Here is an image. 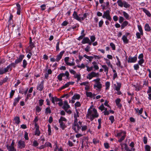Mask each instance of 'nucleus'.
<instances>
[{"label":"nucleus","instance_id":"obj_23","mask_svg":"<svg viewBox=\"0 0 151 151\" xmlns=\"http://www.w3.org/2000/svg\"><path fill=\"white\" fill-rule=\"evenodd\" d=\"M142 11L145 13V14L149 17L151 16V14L150 12L146 9L143 8H142Z\"/></svg>","mask_w":151,"mask_h":151},{"label":"nucleus","instance_id":"obj_9","mask_svg":"<svg viewBox=\"0 0 151 151\" xmlns=\"http://www.w3.org/2000/svg\"><path fill=\"white\" fill-rule=\"evenodd\" d=\"M69 58L68 57H66L64 58V61L65 64L68 66H72L75 65V63L74 61V59L73 58V61L71 62H69Z\"/></svg>","mask_w":151,"mask_h":151},{"label":"nucleus","instance_id":"obj_12","mask_svg":"<svg viewBox=\"0 0 151 151\" xmlns=\"http://www.w3.org/2000/svg\"><path fill=\"white\" fill-rule=\"evenodd\" d=\"M137 60V58L136 55L132 57L130 56L128 58V62L129 63H133L135 62Z\"/></svg>","mask_w":151,"mask_h":151},{"label":"nucleus","instance_id":"obj_42","mask_svg":"<svg viewBox=\"0 0 151 151\" xmlns=\"http://www.w3.org/2000/svg\"><path fill=\"white\" fill-rule=\"evenodd\" d=\"M86 95L87 97H89L91 98H92V93L91 92H86Z\"/></svg>","mask_w":151,"mask_h":151},{"label":"nucleus","instance_id":"obj_36","mask_svg":"<svg viewBox=\"0 0 151 151\" xmlns=\"http://www.w3.org/2000/svg\"><path fill=\"white\" fill-rule=\"evenodd\" d=\"M80 98L79 94H75L72 97V99L73 100L78 99Z\"/></svg>","mask_w":151,"mask_h":151},{"label":"nucleus","instance_id":"obj_61","mask_svg":"<svg viewBox=\"0 0 151 151\" xmlns=\"http://www.w3.org/2000/svg\"><path fill=\"white\" fill-rule=\"evenodd\" d=\"M69 86L68 82L66 83L64 85L61 87V89H62L68 87Z\"/></svg>","mask_w":151,"mask_h":151},{"label":"nucleus","instance_id":"obj_56","mask_svg":"<svg viewBox=\"0 0 151 151\" xmlns=\"http://www.w3.org/2000/svg\"><path fill=\"white\" fill-rule=\"evenodd\" d=\"M60 44V42L59 41L56 44V51H59L60 50V48L59 47Z\"/></svg>","mask_w":151,"mask_h":151},{"label":"nucleus","instance_id":"obj_59","mask_svg":"<svg viewBox=\"0 0 151 151\" xmlns=\"http://www.w3.org/2000/svg\"><path fill=\"white\" fill-rule=\"evenodd\" d=\"M144 62V60L143 59H142L139 60L138 61V64L140 65L141 66H142V64Z\"/></svg>","mask_w":151,"mask_h":151},{"label":"nucleus","instance_id":"obj_37","mask_svg":"<svg viewBox=\"0 0 151 151\" xmlns=\"http://www.w3.org/2000/svg\"><path fill=\"white\" fill-rule=\"evenodd\" d=\"M64 73H62L60 74L57 77L58 79L60 81L62 80V77L64 76Z\"/></svg>","mask_w":151,"mask_h":151},{"label":"nucleus","instance_id":"obj_1","mask_svg":"<svg viewBox=\"0 0 151 151\" xmlns=\"http://www.w3.org/2000/svg\"><path fill=\"white\" fill-rule=\"evenodd\" d=\"M99 116V114L97 110L95 108L90 107L88 110L86 117L89 119L91 121H92L95 118Z\"/></svg>","mask_w":151,"mask_h":151},{"label":"nucleus","instance_id":"obj_41","mask_svg":"<svg viewBox=\"0 0 151 151\" xmlns=\"http://www.w3.org/2000/svg\"><path fill=\"white\" fill-rule=\"evenodd\" d=\"M35 109L36 111V113H39L41 111L42 108L39 106H37L35 107Z\"/></svg>","mask_w":151,"mask_h":151},{"label":"nucleus","instance_id":"obj_25","mask_svg":"<svg viewBox=\"0 0 151 151\" xmlns=\"http://www.w3.org/2000/svg\"><path fill=\"white\" fill-rule=\"evenodd\" d=\"M124 17L126 19L129 20V15L127 13L124 11L122 12Z\"/></svg>","mask_w":151,"mask_h":151},{"label":"nucleus","instance_id":"obj_17","mask_svg":"<svg viewBox=\"0 0 151 151\" xmlns=\"http://www.w3.org/2000/svg\"><path fill=\"white\" fill-rule=\"evenodd\" d=\"M121 145L122 150L125 149L126 151H130L127 145L124 143H121Z\"/></svg>","mask_w":151,"mask_h":151},{"label":"nucleus","instance_id":"obj_16","mask_svg":"<svg viewBox=\"0 0 151 151\" xmlns=\"http://www.w3.org/2000/svg\"><path fill=\"white\" fill-rule=\"evenodd\" d=\"M70 107V106L68 104L67 101H65L64 102V105L63 106V108L65 111H67Z\"/></svg>","mask_w":151,"mask_h":151},{"label":"nucleus","instance_id":"obj_38","mask_svg":"<svg viewBox=\"0 0 151 151\" xmlns=\"http://www.w3.org/2000/svg\"><path fill=\"white\" fill-rule=\"evenodd\" d=\"M8 79V78L7 77H6L3 80L0 81V85H1L3 83H5L7 81Z\"/></svg>","mask_w":151,"mask_h":151},{"label":"nucleus","instance_id":"obj_19","mask_svg":"<svg viewBox=\"0 0 151 151\" xmlns=\"http://www.w3.org/2000/svg\"><path fill=\"white\" fill-rule=\"evenodd\" d=\"M90 39L88 37H85L83 39L81 42V43L83 44L87 43L89 42Z\"/></svg>","mask_w":151,"mask_h":151},{"label":"nucleus","instance_id":"obj_22","mask_svg":"<svg viewBox=\"0 0 151 151\" xmlns=\"http://www.w3.org/2000/svg\"><path fill=\"white\" fill-rule=\"evenodd\" d=\"M20 99L21 98L20 97L15 98L14 100V102L13 103L14 106H16L17 104L19 102Z\"/></svg>","mask_w":151,"mask_h":151},{"label":"nucleus","instance_id":"obj_33","mask_svg":"<svg viewBox=\"0 0 151 151\" xmlns=\"http://www.w3.org/2000/svg\"><path fill=\"white\" fill-rule=\"evenodd\" d=\"M27 64V63L26 60L25 59H24L23 61L22 65V66L24 68H26Z\"/></svg>","mask_w":151,"mask_h":151},{"label":"nucleus","instance_id":"obj_53","mask_svg":"<svg viewBox=\"0 0 151 151\" xmlns=\"http://www.w3.org/2000/svg\"><path fill=\"white\" fill-rule=\"evenodd\" d=\"M86 67H87V70L88 72H89L90 71H91L93 69V67H89L88 66H86Z\"/></svg>","mask_w":151,"mask_h":151},{"label":"nucleus","instance_id":"obj_49","mask_svg":"<svg viewBox=\"0 0 151 151\" xmlns=\"http://www.w3.org/2000/svg\"><path fill=\"white\" fill-rule=\"evenodd\" d=\"M109 119L111 121V124H112L114 121V117L113 116H110L109 118Z\"/></svg>","mask_w":151,"mask_h":151},{"label":"nucleus","instance_id":"obj_47","mask_svg":"<svg viewBox=\"0 0 151 151\" xmlns=\"http://www.w3.org/2000/svg\"><path fill=\"white\" fill-rule=\"evenodd\" d=\"M61 121L62 122H66L67 121L66 119L64 117H63V116H61L60 117V119L59 120V121Z\"/></svg>","mask_w":151,"mask_h":151},{"label":"nucleus","instance_id":"obj_32","mask_svg":"<svg viewBox=\"0 0 151 151\" xmlns=\"http://www.w3.org/2000/svg\"><path fill=\"white\" fill-rule=\"evenodd\" d=\"M128 24V22L127 21H124L121 25V29H123Z\"/></svg>","mask_w":151,"mask_h":151},{"label":"nucleus","instance_id":"obj_27","mask_svg":"<svg viewBox=\"0 0 151 151\" xmlns=\"http://www.w3.org/2000/svg\"><path fill=\"white\" fill-rule=\"evenodd\" d=\"M17 8V14L18 15L20 14V10H21V7L20 4H16Z\"/></svg>","mask_w":151,"mask_h":151},{"label":"nucleus","instance_id":"obj_28","mask_svg":"<svg viewBox=\"0 0 151 151\" xmlns=\"http://www.w3.org/2000/svg\"><path fill=\"white\" fill-rule=\"evenodd\" d=\"M145 30L147 32H149L151 30V28L148 24H146L145 26Z\"/></svg>","mask_w":151,"mask_h":151},{"label":"nucleus","instance_id":"obj_64","mask_svg":"<svg viewBox=\"0 0 151 151\" xmlns=\"http://www.w3.org/2000/svg\"><path fill=\"white\" fill-rule=\"evenodd\" d=\"M99 109L101 111H102L104 109L105 107L104 106L103 104H102L99 107Z\"/></svg>","mask_w":151,"mask_h":151},{"label":"nucleus","instance_id":"obj_58","mask_svg":"<svg viewBox=\"0 0 151 151\" xmlns=\"http://www.w3.org/2000/svg\"><path fill=\"white\" fill-rule=\"evenodd\" d=\"M124 20V18L120 16L119 17V22L120 23H122Z\"/></svg>","mask_w":151,"mask_h":151},{"label":"nucleus","instance_id":"obj_8","mask_svg":"<svg viewBox=\"0 0 151 151\" xmlns=\"http://www.w3.org/2000/svg\"><path fill=\"white\" fill-rule=\"evenodd\" d=\"M99 76V74L98 73H96L93 71L89 73L86 76V78L87 79L91 80L93 77H98Z\"/></svg>","mask_w":151,"mask_h":151},{"label":"nucleus","instance_id":"obj_2","mask_svg":"<svg viewBox=\"0 0 151 151\" xmlns=\"http://www.w3.org/2000/svg\"><path fill=\"white\" fill-rule=\"evenodd\" d=\"M73 15L74 18L80 22L83 20L87 17V14L86 13H84L83 17H81V14H79L78 15L77 12L76 11L74 12Z\"/></svg>","mask_w":151,"mask_h":151},{"label":"nucleus","instance_id":"obj_57","mask_svg":"<svg viewBox=\"0 0 151 151\" xmlns=\"http://www.w3.org/2000/svg\"><path fill=\"white\" fill-rule=\"evenodd\" d=\"M142 35L141 33L137 32L136 33V36L137 39H140L141 38V35Z\"/></svg>","mask_w":151,"mask_h":151},{"label":"nucleus","instance_id":"obj_13","mask_svg":"<svg viewBox=\"0 0 151 151\" xmlns=\"http://www.w3.org/2000/svg\"><path fill=\"white\" fill-rule=\"evenodd\" d=\"M24 57V55H20L19 57V58L17 59L14 62L15 64H17L21 62L23 59Z\"/></svg>","mask_w":151,"mask_h":151},{"label":"nucleus","instance_id":"obj_52","mask_svg":"<svg viewBox=\"0 0 151 151\" xmlns=\"http://www.w3.org/2000/svg\"><path fill=\"white\" fill-rule=\"evenodd\" d=\"M85 50L86 52H88L90 50V47L89 45H88L84 49Z\"/></svg>","mask_w":151,"mask_h":151},{"label":"nucleus","instance_id":"obj_24","mask_svg":"<svg viewBox=\"0 0 151 151\" xmlns=\"http://www.w3.org/2000/svg\"><path fill=\"white\" fill-rule=\"evenodd\" d=\"M102 67L104 68V71L106 73V75H107L109 71V68L106 65H102Z\"/></svg>","mask_w":151,"mask_h":151},{"label":"nucleus","instance_id":"obj_29","mask_svg":"<svg viewBox=\"0 0 151 151\" xmlns=\"http://www.w3.org/2000/svg\"><path fill=\"white\" fill-rule=\"evenodd\" d=\"M122 40L124 43L127 44L128 43L129 41L127 39V37L126 36L124 35L122 37Z\"/></svg>","mask_w":151,"mask_h":151},{"label":"nucleus","instance_id":"obj_55","mask_svg":"<svg viewBox=\"0 0 151 151\" xmlns=\"http://www.w3.org/2000/svg\"><path fill=\"white\" fill-rule=\"evenodd\" d=\"M15 92V91L14 90H12L10 93V96L9 98H12V97L13 95Z\"/></svg>","mask_w":151,"mask_h":151},{"label":"nucleus","instance_id":"obj_14","mask_svg":"<svg viewBox=\"0 0 151 151\" xmlns=\"http://www.w3.org/2000/svg\"><path fill=\"white\" fill-rule=\"evenodd\" d=\"M121 100L119 98H117L115 100V102L117 107L121 109L122 107V105L120 103Z\"/></svg>","mask_w":151,"mask_h":151},{"label":"nucleus","instance_id":"obj_39","mask_svg":"<svg viewBox=\"0 0 151 151\" xmlns=\"http://www.w3.org/2000/svg\"><path fill=\"white\" fill-rule=\"evenodd\" d=\"M137 27L140 33H141L142 35L143 34V33L142 26L140 25H138Z\"/></svg>","mask_w":151,"mask_h":151},{"label":"nucleus","instance_id":"obj_51","mask_svg":"<svg viewBox=\"0 0 151 151\" xmlns=\"http://www.w3.org/2000/svg\"><path fill=\"white\" fill-rule=\"evenodd\" d=\"M45 113L46 114L50 113L51 111L50 109V107H47L46 109Z\"/></svg>","mask_w":151,"mask_h":151},{"label":"nucleus","instance_id":"obj_45","mask_svg":"<svg viewBox=\"0 0 151 151\" xmlns=\"http://www.w3.org/2000/svg\"><path fill=\"white\" fill-rule=\"evenodd\" d=\"M105 86L106 87V90L108 89H109V86H110V82H108V81L106 82L105 83Z\"/></svg>","mask_w":151,"mask_h":151},{"label":"nucleus","instance_id":"obj_62","mask_svg":"<svg viewBox=\"0 0 151 151\" xmlns=\"http://www.w3.org/2000/svg\"><path fill=\"white\" fill-rule=\"evenodd\" d=\"M81 130L82 131H85L87 129V127L86 125H84L83 126H81Z\"/></svg>","mask_w":151,"mask_h":151},{"label":"nucleus","instance_id":"obj_21","mask_svg":"<svg viewBox=\"0 0 151 151\" xmlns=\"http://www.w3.org/2000/svg\"><path fill=\"white\" fill-rule=\"evenodd\" d=\"M59 122L60 123V127L62 128V129L64 130L66 127V125L65 124V123L63 122L60 121H59Z\"/></svg>","mask_w":151,"mask_h":151},{"label":"nucleus","instance_id":"obj_7","mask_svg":"<svg viewBox=\"0 0 151 151\" xmlns=\"http://www.w3.org/2000/svg\"><path fill=\"white\" fill-rule=\"evenodd\" d=\"M102 17L103 18L106 19L110 21H111L112 19L110 15V11L109 10H107L104 12Z\"/></svg>","mask_w":151,"mask_h":151},{"label":"nucleus","instance_id":"obj_46","mask_svg":"<svg viewBox=\"0 0 151 151\" xmlns=\"http://www.w3.org/2000/svg\"><path fill=\"white\" fill-rule=\"evenodd\" d=\"M29 46L32 48L34 47V44L32 42V40L31 38L30 39Z\"/></svg>","mask_w":151,"mask_h":151},{"label":"nucleus","instance_id":"obj_20","mask_svg":"<svg viewBox=\"0 0 151 151\" xmlns=\"http://www.w3.org/2000/svg\"><path fill=\"white\" fill-rule=\"evenodd\" d=\"M6 147L8 151H16V149L14 147L9 146L8 145H6Z\"/></svg>","mask_w":151,"mask_h":151},{"label":"nucleus","instance_id":"obj_6","mask_svg":"<svg viewBox=\"0 0 151 151\" xmlns=\"http://www.w3.org/2000/svg\"><path fill=\"white\" fill-rule=\"evenodd\" d=\"M117 3L119 6L122 7L123 6L126 8L129 7L130 5L125 1L122 2L121 0H118L117 1Z\"/></svg>","mask_w":151,"mask_h":151},{"label":"nucleus","instance_id":"obj_40","mask_svg":"<svg viewBox=\"0 0 151 151\" xmlns=\"http://www.w3.org/2000/svg\"><path fill=\"white\" fill-rule=\"evenodd\" d=\"M75 77L77 78L78 81H79L81 78V75L80 73L79 74H76L74 75Z\"/></svg>","mask_w":151,"mask_h":151},{"label":"nucleus","instance_id":"obj_31","mask_svg":"<svg viewBox=\"0 0 151 151\" xmlns=\"http://www.w3.org/2000/svg\"><path fill=\"white\" fill-rule=\"evenodd\" d=\"M126 132H125L121 131L117 133V137L122 136L123 135H126Z\"/></svg>","mask_w":151,"mask_h":151},{"label":"nucleus","instance_id":"obj_11","mask_svg":"<svg viewBox=\"0 0 151 151\" xmlns=\"http://www.w3.org/2000/svg\"><path fill=\"white\" fill-rule=\"evenodd\" d=\"M65 52L64 51H62L59 54L57 55L56 57V58H55L56 59V62H58L60 60L63 54Z\"/></svg>","mask_w":151,"mask_h":151},{"label":"nucleus","instance_id":"obj_50","mask_svg":"<svg viewBox=\"0 0 151 151\" xmlns=\"http://www.w3.org/2000/svg\"><path fill=\"white\" fill-rule=\"evenodd\" d=\"M126 136V135L124 134L122 136V137L121 138H120L119 140L118 141L119 142H121L125 138V137Z\"/></svg>","mask_w":151,"mask_h":151},{"label":"nucleus","instance_id":"obj_34","mask_svg":"<svg viewBox=\"0 0 151 151\" xmlns=\"http://www.w3.org/2000/svg\"><path fill=\"white\" fill-rule=\"evenodd\" d=\"M64 76H66V78L67 79H69L70 78V74L67 71H66L65 72V73H64Z\"/></svg>","mask_w":151,"mask_h":151},{"label":"nucleus","instance_id":"obj_35","mask_svg":"<svg viewBox=\"0 0 151 151\" xmlns=\"http://www.w3.org/2000/svg\"><path fill=\"white\" fill-rule=\"evenodd\" d=\"M40 134V132L39 130V127H37L36 128L35 134L37 136H39Z\"/></svg>","mask_w":151,"mask_h":151},{"label":"nucleus","instance_id":"obj_60","mask_svg":"<svg viewBox=\"0 0 151 151\" xmlns=\"http://www.w3.org/2000/svg\"><path fill=\"white\" fill-rule=\"evenodd\" d=\"M77 67L79 68H85V66L84 64L82 63L81 65H77Z\"/></svg>","mask_w":151,"mask_h":151},{"label":"nucleus","instance_id":"obj_54","mask_svg":"<svg viewBox=\"0 0 151 151\" xmlns=\"http://www.w3.org/2000/svg\"><path fill=\"white\" fill-rule=\"evenodd\" d=\"M39 144L36 140L34 141L33 142L32 145L34 147H37L38 146Z\"/></svg>","mask_w":151,"mask_h":151},{"label":"nucleus","instance_id":"obj_63","mask_svg":"<svg viewBox=\"0 0 151 151\" xmlns=\"http://www.w3.org/2000/svg\"><path fill=\"white\" fill-rule=\"evenodd\" d=\"M41 10L42 11L46 9V5L45 4H42L40 6Z\"/></svg>","mask_w":151,"mask_h":151},{"label":"nucleus","instance_id":"obj_26","mask_svg":"<svg viewBox=\"0 0 151 151\" xmlns=\"http://www.w3.org/2000/svg\"><path fill=\"white\" fill-rule=\"evenodd\" d=\"M14 120L15 123L17 124H19L20 122L19 118L18 116L15 117Z\"/></svg>","mask_w":151,"mask_h":151},{"label":"nucleus","instance_id":"obj_3","mask_svg":"<svg viewBox=\"0 0 151 151\" xmlns=\"http://www.w3.org/2000/svg\"><path fill=\"white\" fill-rule=\"evenodd\" d=\"M100 81V80L99 78H97L93 81L95 82V83L94 85V87L95 88H96V89L97 90H100L102 87V85Z\"/></svg>","mask_w":151,"mask_h":151},{"label":"nucleus","instance_id":"obj_10","mask_svg":"<svg viewBox=\"0 0 151 151\" xmlns=\"http://www.w3.org/2000/svg\"><path fill=\"white\" fill-rule=\"evenodd\" d=\"M17 147L21 149L24 148L25 147V142L21 140H19L18 143Z\"/></svg>","mask_w":151,"mask_h":151},{"label":"nucleus","instance_id":"obj_4","mask_svg":"<svg viewBox=\"0 0 151 151\" xmlns=\"http://www.w3.org/2000/svg\"><path fill=\"white\" fill-rule=\"evenodd\" d=\"M78 123L74 124L72 127V129L76 133L79 132L81 127L82 122L79 121Z\"/></svg>","mask_w":151,"mask_h":151},{"label":"nucleus","instance_id":"obj_30","mask_svg":"<svg viewBox=\"0 0 151 151\" xmlns=\"http://www.w3.org/2000/svg\"><path fill=\"white\" fill-rule=\"evenodd\" d=\"M117 86H115V90L116 91L120 90V87L121 86V84L120 83H117ZM115 86V85H114Z\"/></svg>","mask_w":151,"mask_h":151},{"label":"nucleus","instance_id":"obj_43","mask_svg":"<svg viewBox=\"0 0 151 151\" xmlns=\"http://www.w3.org/2000/svg\"><path fill=\"white\" fill-rule=\"evenodd\" d=\"M133 86L135 88V90L136 91H139L141 89L140 87L139 86L135 85H134Z\"/></svg>","mask_w":151,"mask_h":151},{"label":"nucleus","instance_id":"obj_18","mask_svg":"<svg viewBox=\"0 0 151 151\" xmlns=\"http://www.w3.org/2000/svg\"><path fill=\"white\" fill-rule=\"evenodd\" d=\"M104 60L106 61V63L107 64V65L110 67L111 68H113V67L112 65L111 64L110 61L106 58H104Z\"/></svg>","mask_w":151,"mask_h":151},{"label":"nucleus","instance_id":"obj_15","mask_svg":"<svg viewBox=\"0 0 151 151\" xmlns=\"http://www.w3.org/2000/svg\"><path fill=\"white\" fill-rule=\"evenodd\" d=\"M44 88V81H42L40 83L38 84L37 87V89L40 91H42Z\"/></svg>","mask_w":151,"mask_h":151},{"label":"nucleus","instance_id":"obj_5","mask_svg":"<svg viewBox=\"0 0 151 151\" xmlns=\"http://www.w3.org/2000/svg\"><path fill=\"white\" fill-rule=\"evenodd\" d=\"M12 70V68L10 65H8L6 68H0V75H2L6 73V72H9Z\"/></svg>","mask_w":151,"mask_h":151},{"label":"nucleus","instance_id":"obj_48","mask_svg":"<svg viewBox=\"0 0 151 151\" xmlns=\"http://www.w3.org/2000/svg\"><path fill=\"white\" fill-rule=\"evenodd\" d=\"M151 147L150 146L147 145L145 146V151H150Z\"/></svg>","mask_w":151,"mask_h":151},{"label":"nucleus","instance_id":"obj_44","mask_svg":"<svg viewBox=\"0 0 151 151\" xmlns=\"http://www.w3.org/2000/svg\"><path fill=\"white\" fill-rule=\"evenodd\" d=\"M110 46L112 48V49L115 50L116 49L115 45L113 42H111L110 43Z\"/></svg>","mask_w":151,"mask_h":151}]
</instances>
